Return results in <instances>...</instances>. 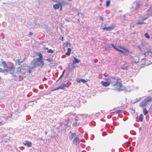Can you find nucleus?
<instances>
[{
	"instance_id": "1",
	"label": "nucleus",
	"mask_w": 152,
	"mask_h": 152,
	"mask_svg": "<svg viewBox=\"0 0 152 152\" xmlns=\"http://www.w3.org/2000/svg\"><path fill=\"white\" fill-rule=\"evenodd\" d=\"M121 82V79H115L113 77H111L108 79L105 78V87L108 86L110 83H111L113 86L114 88L113 89L119 91L124 90L125 89V88L122 86Z\"/></svg>"
},
{
	"instance_id": "2",
	"label": "nucleus",
	"mask_w": 152,
	"mask_h": 152,
	"mask_svg": "<svg viewBox=\"0 0 152 152\" xmlns=\"http://www.w3.org/2000/svg\"><path fill=\"white\" fill-rule=\"evenodd\" d=\"M140 3L136 2H134L132 5V7L133 10H137L140 8Z\"/></svg>"
},
{
	"instance_id": "3",
	"label": "nucleus",
	"mask_w": 152,
	"mask_h": 152,
	"mask_svg": "<svg viewBox=\"0 0 152 152\" xmlns=\"http://www.w3.org/2000/svg\"><path fill=\"white\" fill-rule=\"evenodd\" d=\"M7 69H6V72H9L11 74H13L15 71V68L13 66L10 67H7Z\"/></svg>"
},
{
	"instance_id": "4",
	"label": "nucleus",
	"mask_w": 152,
	"mask_h": 152,
	"mask_svg": "<svg viewBox=\"0 0 152 152\" xmlns=\"http://www.w3.org/2000/svg\"><path fill=\"white\" fill-rule=\"evenodd\" d=\"M69 85H66L65 83H62L61 85L58 86L57 88L53 90V91H56L57 90L61 89L64 90L65 87H69Z\"/></svg>"
},
{
	"instance_id": "5",
	"label": "nucleus",
	"mask_w": 152,
	"mask_h": 152,
	"mask_svg": "<svg viewBox=\"0 0 152 152\" xmlns=\"http://www.w3.org/2000/svg\"><path fill=\"white\" fill-rule=\"evenodd\" d=\"M36 62L37 63L39 62V63H37L38 65L41 67H42L44 65V63L43 61L42 60V59L40 58H38L36 59Z\"/></svg>"
},
{
	"instance_id": "6",
	"label": "nucleus",
	"mask_w": 152,
	"mask_h": 152,
	"mask_svg": "<svg viewBox=\"0 0 152 152\" xmlns=\"http://www.w3.org/2000/svg\"><path fill=\"white\" fill-rule=\"evenodd\" d=\"M148 104L146 101L144 99L140 104V106L143 107L145 106Z\"/></svg>"
},
{
	"instance_id": "7",
	"label": "nucleus",
	"mask_w": 152,
	"mask_h": 152,
	"mask_svg": "<svg viewBox=\"0 0 152 152\" xmlns=\"http://www.w3.org/2000/svg\"><path fill=\"white\" fill-rule=\"evenodd\" d=\"M133 60L132 62L133 63H138L140 61L139 58L137 56H134L133 58Z\"/></svg>"
},
{
	"instance_id": "8",
	"label": "nucleus",
	"mask_w": 152,
	"mask_h": 152,
	"mask_svg": "<svg viewBox=\"0 0 152 152\" xmlns=\"http://www.w3.org/2000/svg\"><path fill=\"white\" fill-rule=\"evenodd\" d=\"M115 27L114 25H112L108 27H105V30L107 31H110L113 29Z\"/></svg>"
},
{
	"instance_id": "9",
	"label": "nucleus",
	"mask_w": 152,
	"mask_h": 152,
	"mask_svg": "<svg viewBox=\"0 0 152 152\" xmlns=\"http://www.w3.org/2000/svg\"><path fill=\"white\" fill-rule=\"evenodd\" d=\"M73 143H75L76 145L79 144L80 143L79 138L77 137L75 138L73 140Z\"/></svg>"
},
{
	"instance_id": "10",
	"label": "nucleus",
	"mask_w": 152,
	"mask_h": 152,
	"mask_svg": "<svg viewBox=\"0 0 152 152\" xmlns=\"http://www.w3.org/2000/svg\"><path fill=\"white\" fill-rule=\"evenodd\" d=\"M23 144L26 146L27 145L28 147H31L32 146V143L31 142H29L28 141H26L25 143H23Z\"/></svg>"
},
{
	"instance_id": "11",
	"label": "nucleus",
	"mask_w": 152,
	"mask_h": 152,
	"mask_svg": "<svg viewBox=\"0 0 152 152\" xmlns=\"http://www.w3.org/2000/svg\"><path fill=\"white\" fill-rule=\"evenodd\" d=\"M80 62L79 59H78L76 58H74V60L73 61L72 65L76 63H77Z\"/></svg>"
},
{
	"instance_id": "12",
	"label": "nucleus",
	"mask_w": 152,
	"mask_h": 152,
	"mask_svg": "<svg viewBox=\"0 0 152 152\" xmlns=\"http://www.w3.org/2000/svg\"><path fill=\"white\" fill-rule=\"evenodd\" d=\"M61 4L60 3H58V4H54L53 6V8L55 10L58 9L61 5Z\"/></svg>"
},
{
	"instance_id": "13",
	"label": "nucleus",
	"mask_w": 152,
	"mask_h": 152,
	"mask_svg": "<svg viewBox=\"0 0 152 152\" xmlns=\"http://www.w3.org/2000/svg\"><path fill=\"white\" fill-rule=\"evenodd\" d=\"M70 133H71L70 135L69 136V138L70 140H71L74 137H75L76 136V134L75 133H72L70 132Z\"/></svg>"
},
{
	"instance_id": "14",
	"label": "nucleus",
	"mask_w": 152,
	"mask_h": 152,
	"mask_svg": "<svg viewBox=\"0 0 152 152\" xmlns=\"http://www.w3.org/2000/svg\"><path fill=\"white\" fill-rule=\"evenodd\" d=\"M145 99L147 103H148V102H151L152 101V97L148 96Z\"/></svg>"
},
{
	"instance_id": "15",
	"label": "nucleus",
	"mask_w": 152,
	"mask_h": 152,
	"mask_svg": "<svg viewBox=\"0 0 152 152\" xmlns=\"http://www.w3.org/2000/svg\"><path fill=\"white\" fill-rule=\"evenodd\" d=\"M71 50L70 48H68L67 49V52L65 54L67 56H69L71 52Z\"/></svg>"
},
{
	"instance_id": "16",
	"label": "nucleus",
	"mask_w": 152,
	"mask_h": 152,
	"mask_svg": "<svg viewBox=\"0 0 152 152\" xmlns=\"http://www.w3.org/2000/svg\"><path fill=\"white\" fill-rule=\"evenodd\" d=\"M143 111L145 115H146L148 113V112L145 108H143Z\"/></svg>"
},
{
	"instance_id": "17",
	"label": "nucleus",
	"mask_w": 152,
	"mask_h": 152,
	"mask_svg": "<svg viewBox=\"0 0 152 152\" xmlns=\"http://www.w3.org/2000/svg\"><path fill=\"white\" fill-rule=\"evenodd\" d=\"M137 24H142L145 23L142 21H140V20H138L137 21Z\"/></svg>"
},
{
	"instance_id": "18",
	"label": "nucleus",
	"mask_w": 152,
	"mask_h": 152,
	"mask_svg": "<svg viewBox=\"0 0 152 152\" xmlns=\"http://www.w3.org/2000/svg\"><path fill=\"white\" fill-rule=\"evenodd\" d=\"M1 64L3 65V66L4 68H7V64L5 61H3Z\"/></svg>"
},
{
	"instance_id": "19",
	"label": "nucleus",
	"mask_w": 152,
	"mask_h": 152,
	"mask_svg": "<svg viewBox=\"0 0 152 152\" xmlns=\"http://www.w3.org/2000/svg\"><path fill=\"white\" fill-rule=\"evenodd\" d=\"M82 81L83 83H86L87 81L85 80L84 79H81L79 80H77V82L78 83Z\"/></svg>"
},
{
	"instance_id": "20",
	"label": "nucleus",
	"mask_w": 152,
	"mask_h": 152,
	"mask_svg": "<svg viewBox=\"0 0 152 152\" xmlns=\"http://www.w3.org/2000/svg\"><path fill=\"white\" fill-rule=\"evenodd\" d=\"M145 37L148 39H149L150 38L149 35L148 34V33H145Z\"/></svg>"
},
{
	"instance_id": "21",
	"label": "nucleus",
	"mask_w": 152,
	"mask_h": 152,
	"mask_svg": "<svg viewBox=\"0 0 152 152\" xmlns=\"http://www.w3.org/2000/svg\"><path fill=\"white\" fill-rule=\"evenodd\" d=\"M110 4V1H107L106 2V7H108L109 6Z\"/></svg>"
},
{
	"instance_id": "22",
	"label": "nucleus",
	"mask_w": 152,
	"mask_h": 152,
	"mask_svg": "<svg viewBox=\"0 0 152 152\" xmlns=\"http://www.w3.org/2000/svg\"><path fill=\"white\" fill-rule=\"evenodd\" d=\"M142 116H143V115L142 114H140V115L139 118V120H140V122H142V120H143Z\"/></svg>"
},
{
	"instance_id": "23",
	"label": "nucleus",
	"mask_w": 152,
	"mask_h": 152,
	"mask_svg": "<svg viewBox=\"0 0 152 152\" xmlns=\"http://www.w3.org/2000/svg\"><path fill=\"white\" fill-rule=\"evenodd\" d=\"M123 111L121 110H117L115 111V113L116 114H118L120 113H122Z\"/></svg>"
},
{
	"instance_id": "24",
	"label": "nucleus",
	"mask_w": 152,
	"mask_h": 152,
	"mask_svg": "<svg viewBox=\"0 0 152 152\" xmlns=\"http://www.w3.org/2000/svg\"><path fill=\"white\" fill-rule=\"evenodd\" d=\"M22 66L19 67L17 69V72H21V71Z\"/></svg>"
},
{
	"instance_id": "25",
	"label": "nucleus",
	"mask_w": 152,
	"mask_h": 152,
	"mask_svg": "<svg viewBox=\"0 0 152 152\" xmlns=\"http://www.w3.org/2000/svg\"><path fill=\"white\" fill-rule=\"evenodd\" d=\"M149 17V16H148V17H141V20L142 21H143L144 20H145L147 18H148Z\"/></svg>"
},
{
	"instance_id": "26",
	"label": "nucleus",
	"mask_w": 152,
	"mask_h": 152,
	"mask_svg": "<svg viewBox=\"0 0 152 152\" xmlns=\"http://www.w3.org/2000/svg\"><path fill=\"white\" fill-rule=\"evenodd\" d=\"M47 52H48V53H53V51L52 49H50L48 50L47 51Z\"/></svg>"
},
{
	"instance_id": "27",
	"label": "nucleus",
	"mask_w": 152,
	"mask_h": 152,
	"mask_svg": "<svg viewBox=\"0 0 152 152\" xmlns=\"http://www.w3.org/2000/svg\"><path fill=\"white\" fill-rule=\"evenodd\" d=\"M121 68L122 69L127 70L128 69V67L126 66H122Z\"/></svg>"
},
{
	"instance_id": "28",
	"label": "nucleus",
	"mask_w": 152,
	"mask_h": 152,
	"mask_svg": "<svg viewBox=\"0 0 152 152\" xmlns=\"http://www.w3.org/2000/svg\"><path fill=\"white\" fill-rule=\"evenodd\" d=\"M5 69H3L2 68H0V72H4L6 71Z\"/></svg>"
},
{
	"instance_id": "29",
	"label": "nucleus",
	"mask_w": 152,
	"mask_h": 152,
	"mask_svg": "<svg viewBox=\"0 0 152 152\" xmlns=\"http://www.w3.org/2000/svg\"><path fill=\"white\" fill-rule=\"evenodd\" d=\"M111 46L115 49H116L117 50V49L118 48L115 45H114L113 44H111Z\"/></svg>"
},
{
	"instance_id": "30",
	"label": "nucleus",
	"mask_w": 152,
	"mask_h": 152,
	"mask_svg": "<svg viewBox=\"0 0 152 152\" xmlns=\"http://www.w3.org/2000/svg\"><path fill=\"white\" fill-rule=\"evenodd\" d=\"M140 51L142 53V54H143L145 56V57L146 56V53L145 52H143L142 50H140Z\"/></svg>"
},
{
	"instance_id": "31",
	"label": "nucleus",
	"mask_w": 152,
	"mask_h": 152,
	"mask_svg": "<svg viewBox=\"0 0 152 152\" xmlns=\"http://www.w3.org/2000/svg\"><path fill=\"white\" fill-rule=\"evenodd\" d=\"M46 60L47 61H49V62L51 61H53V59L52 58H51V59H50V58H49L48 59H47Z\"/></svg>"
},
{
	"instance_id": "32",
	"label": "nucleus",
	"mask_w": 152,
	"mask_h": 152,
	"mask_svg": "<svg viewBox=\"0 0 152 152\" xmlns=\"http://www.w3.org/2000/svg\"><path fill=\"white\" fill-rule=\"evenodd\" d=\"M39 58H41L42 59V58H43V57H42V54L41 53H39Z\"/></svg>"
},
{
	"instance_id": "33",
	"label": "nucleus",
	"mask_w": 152,
	"mask_h": 152,
	"mask_svg": "<svg viewBox=\"0 0 152 152\" xmlns=\"http://www.w3.org/2000/svg\"><path fill=\"white\" fill-rule=\"evenodd\" d=\"M123 50L126 52H128L129 51V50L126 48H124V49H123Z\"/></svg>"
},
{
	"instance_id": "34",
	"label": "nucleus",
	"mask_w": 152,
	"mask_h": 152,
	"mask_svg": "<svg viewBox=\"0 0 152 152\" xmlns=\"http://www.w3.org/2000/svg\"><path fill=\"white\" fill-rule=\"evenodd\" d=\"M148 15L149 17L150 16H152V12L150 13H148Z\"/></svg>"
},
{
	"instance_id": "35",
	"label": "nucleus",
	"mask_w": 152,
	"mask_h": 152,
	"mask_svg": "<svg viewBox=\"0 0 152 152\" xmlns=\"http://www.w3.org/2000/svg\"><path fill=\"white\" fill-rule=\"evenodd\" d=\"M117 51H119L121 52L122 53H124V51H122V50H119V49H117Z\"/></svg>"
},
{
	"instance_id": "36",
	"label": "nucleus",
	"mask_w": 152,
	"mask_h": 152,
	"mask_svg": "<svg viewBox=\"0 0 152 152\" xmlns=\"http://www.w3.org/2000/svg\"><path fill=\"white\" fill-rule=\"evenodd\" d=\"M117 51H119L121 52L122 53H124V51H122V50H119V49H117Z\"/></svg>"
},
{
	"instance_id": "37",
	"label": "nucleus",
	"mask_w": 152,
	"mask_h": 152,
	"mask_svg": "<svg viewBox=\"0 0 152 152\" xmlns=\"http://www.w3.org/2000/svg\"><path fill=\"white\" fill-rule=\"evenodd\" d=\"M117 51H119L121 52L122 53H124V51H122V50H119V49H117Z\"/></svg>"
},
{
	"instance_id": "38",
	"label": "nucleus",
	"mask_w": 152,
	"mask_h": 152,
	"mask_svg": "<svg viewBox=\"0 0 152 152\" xmlns=\"http://www.w3.org/2000/svg\"><path fill=\"white\" fill-rule=\"evenodd\" d=\"M101 84L103 86H104V82L102 81L101 82Z\"/></svg>"
},
{
	"instance_id": "39",
	"label": "nucleus",
	"mask_w": 152,
	"mask_h": 152,
	"mask_svg": "<svg viewBox=\"0 0 152 152\" xmlns=\"http://www.w3.org/2000/svg\"><path fill=\"white\" fill-rule=\"evenodd\" d=\"M33 33L31 32H30L29 33V35L30 36H31L33 35Z\"/></svg>"
},
{
	"instance_id": "40",
	"label": "nucleus",
	"mask_w": 152,
	"mask_h": 152,
	"mask_svg": "<svg viewBox=\"0 0 152 152\" xmlns=\"http://www.w3.org/2000/svg\"><path fill=\"white\" fill-rule=\"evenodd\" d=\"M60 10H62V5L61 4V5H60Z\"/></svg>"
},
{
	"instance_id": "41",
	"label": "nucleus",
	"mask_w": 152,
	"mask_h": 152,
	"mask_svg": "<svg viewBox=\"0 0 152 152\" xmlns=\"http://www.w3.org/2000/svg\"><path fill=\"white\" fill-rule=\"evenodd\" d=\"M63 75V74H62L61 76L60 77H59V78H58V80L61 78L62 77Z\"/></svg>"
},
{
	"instance_id": "42",
	"label": "nucleus",
	"mask_w": 152,
	"mask_h": 152,
	"mask_svg": "<svg viewBox=\"0 0 152 152\" xmlns=\"http://www.w3.org/2000/svg\"><path fill=\"white\" fill-rule=\"evenodd\" d=\"M99 18L100 20H102V21H103V18L102 17L99 16Z\"/></svg>"
},
{
	"instance_id": "43",
	"label": "nucleus",
	"mask_w": 152,
	"mask_h": 152,
	"mask_svg": "<svg viewBox=\"0 0 152 152\" xmlns=\"http://www.w3.org/2000/svg\"><path fill=\"white\" fill-rule=\"evenodd\" d=\"M119 48H121V49H123H123H124V47H123L121 46H119Z\"/></svg>"
},
{
	"instance_id": "44",
	"label": "nucleus",
	"mask_w": 152,
	"mask_h": 152,
	"mask_svg": "<svg viewBox=\"0 0 152 152\" xmlns=\"http://www.w3.org/2000/svg\"><path fill=\"white\" fill-rule=\"evenodd\" d=\"M44 48L45 49V50H48V48H47V47H44Z\"/></svg>"
},
{
	"instance_id": "45",
	"label": "nucleus",
	"mask_w": 152,
	"mask_h": 152,
	"mask_svg": "<svg viewBox=\"0 0 152 152\" xmlns=\"http://www.w3.org/2000/svg\"><path fill=\"white\" fill-rule=\"evenodd\" d=\"M65 72V70H63V72H62V74H63V75H64V74Z\"/></svg>"
},
{
	"instance_id": "46",
	"label": "nucleus",
	"mask_w": 152,
	"mask_h": 152,
	"mask_svg": "<svg viewBox=\"0 0 152 152\" xmlns=\"http://www.w3.org/2000/svg\"><path fill=\"white\" fill-rule=\"evenodd\" d=\"M31 72V69H29L28 71V72L30 73Z\"/></svg>"
},
{
	"instance_id": "47",
	"label": "nucleus",
	"mask_w": 152,
	"mask_h": 152,
	"mask_svg": "<svg viewBox=\"0 0 152 152\" xmlns=\"http://www.w3.org/2000/svg\"><path fill=\"white\" fill-rule=\"evenodd\" d=\"M150 109L151 110H152V104H151V106Z\"/></svg>"
},
{
	"instance_id": "48",
	"label": "nucleus",
	"mask_w": 152,
	"mask_h": 152,
	"mask_svg": "<svg viewBox=\"0 0 152 152\" xmlns=\"http://www.w3.org/2000/svg\"><path fill=\"white\" fill-rule=\"evenodd\" d=\"M122 54L124 55H126V53L124 52V53H122Z\"/></svg>"
},
{
	"instance_id": "49",
	"label": "nucleus",
	"mask_w": 152,
	"mask_h": 152,
	"mask_svg": "<svg viewBox=\"0 0 152 152\" xmlns=\"http://www.w3.org/2000/svg\"><path fill=\"white\" fill-rule=\"evenodd\" d=\"M140 100V99L139 100H137V101L135 102H138Z\"/></svg>"
},
{
	"instance_id": "50",
	"label": "nucleus",
	"mask_w": 152,
	"mask_h": 152,
	"mask_svg": "<svg viewBox=\"0 0 152 152\" xmlns=\"http://www.w3.org/2000/svg\"><path fill=\"white\" fill-rule=\"evenodd\" d=\"M151 7H150V8H149V9L148 10V11L150 10H151Z\"/></svg>"
},
{
	"instance_id": "51",
	"label": "nucleus",
	"mask_w": 152,
	"mask_h": 152,
	"mask_svg": "<svg viewBox=\"0 0 152 152\" xmlns=\"http://www.w3.org/2000/svg\"><path fill=\"white\" fill-rule=\"evenodd\" d=\"M148 52H150L152 54V52H151V51H148Z\"/></svg>"
},
{
	"instance_id": "52",
	"label": "nucleus",
	"mask_w": 152,
	"mask_h": 152,
	"mask_svg": "<svg viewBox=\"0 0 152 152\" xmlns=\"http://www.w3.org/2000/svg\"><path fill=\"white\" fill-rule=\"evenodd\" d=\"M69 1H71L72 0H68Z\"/></svg>"
},
{
	"instance_id": "53",
	"label": "nucleus",
	"mask_w": 152,
	"mask_h": 152,
	"mask_svg": "<svg viewBox=\"0 0 152 152\" xmlns=\"http://www.w3.org/2000/svg\"><path fill=\"white\" fill-rule=\"evenodd\" d=\"M148 6V5L147 4H146V6Z\"/></svg>"
},
{
	"instance_id": "54",
	"label": "nucleus",
	"mask_w": 152,
	"mask_h": 152,
	"mask_svg": "<svg viewBox=\"0 0 152 152\" xmlns=\"http://www.w3.org/2000/svg\"><path fill=\"white\" fill-rule=\"evenodd\" d=\"M47 132H45V134H47Z\"/></svg>"
},
{
	"instance_id": "55",
	"label": "nucleus",
	"mask_w": 152,
	"mask_h": 152,
	"mask_svg": "<svg viewBox=\"0 0 152 152\" xmlns=\"http://www.w3.org/2000/svg\"><path fill=\"white\" fill-rule=\"evenodd\" d=\"M106 132H105V135H106Z\"/></svg>"
}]
</instances>
